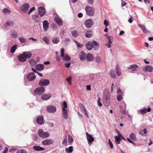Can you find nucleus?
I'll use <instances>...</instances> for the list:
<instances>
[{
	"label": "nucleus",
	"mask_w": 153,
	"mask_h": 153,
	"mask_svg": "<svg viewBox=\"0 0 153 153\" xmlns=\"http://www.w3.org/2000/svg\"><path fill=\"white\" fill-rule=\"evenodd\" d=\"M71 77H69L66 78V80L68 82L69 84L70 85H71Z\"/></svg>",
	"instance_id": "54"
},
{
	"label": "nucleus",
	"mask_w": 153,
	"mask_h": 153,
	"mask_svg": "<svg viewBox=\"0 0 153 153\" xmlns=\"http://www.w3.org/2000/svg\"><path fill=\"white\" fill-rule=\"evenodd\" d=\"M68 141L69 143L71 144L73 141V139L72 137L70 135H69L68 137Z\"/></svg>",
	"instance_id": "47"
},
{
	"label": "nucleus",
	"mask_w": 153,
	"mask_h": 153,
	"mask_svg": "<svg viewBox=\"0 0 153 153\" xmlns=\"http://www.w3.org/2000/svg\"><path fill=\"white\" fill-rule=\"evenodd\" d=\"M100 97H98V100H97V103H98V105L99 106L101 107L102 105V104L100 102Z\"/></svg>",
	"instance_id": "57"
},
{
	"label": "nucleus",
	"mask_w": 153,
	"mask_h": 153,
	"mask_svg": "<svg viewBox=\"0 0 153 153\" xmlns=\"http://www.w3.org/2000/svg\"><path fill=\"white\" fill-rule=\"evenodd\" d=\"M107 37L108 39V42L105 44V45L108 48H110L111 47V44L112 43L111 41L113 39V37L108 36H107Z\"/></svg>",
	"instance_id": "23"
},
{
	"label": "nucleus",
	"mask_w": 153,
	"mask_h": 153,
	"mask_svg": "<svg viewBox=\"0 0 153 153\" xmlns=\"http://www.w3.org/2000/svg\"><path fill=\"white\" fill-rule=\"evenodd\" d=\"M17 46V45H14V46H13L11 47V49H10V52L12 53H13L15 52V50L16 49Z\"/></svg>",
	"instance_id": "43"
},
{
	"label": "nucleus",
	"mask_w": 153,
	"mask_h": 153,
	"mask_svg": "<svg viewBox=\"0 0 153 153\" xmlns=\"http://www.w3.org/2000/svg\"><path fill=\"white\" fill-rule=\"evenodd\" d=\"M85 10L88 15L90 16H93L94 15V9L93 7L87 6L85 7Z\"/></svg>",
	"instance_id": "2"
},
{
	"label": "nucleus",
	"mask_w": 153,
	"mask_h": 153,
	"mask_svg": "<svg viewBox=\"0 0 153 153\" xmlns=\"http://www.w3.org/2000/svg\"><path fill=\"white\" fill-rule=\"evenodd\" d=\"M86 45L87 48L89 50H91L93 47V44L91 42H87L86 43Z\"/></svg>",
	"instance_id": "30"
},
{
	"label": "nucleus",
	"mask_w": 153,
	"mask_h": 153,
	"mask_svg": "<svg viewBox=\"0 0 153 153\" xmlns=\"http://www.w3.org/2000/svg\"><path fill=\"white\" fill-rule=\"evenodd\" d=\"M92 43L93 47L95 49H97L98 48L99 46L98 43L97 42L95 41H93Z\"/></svg>",
	"instance_id": "38"
},
{
	"label": "nucleus",
	"mask_w": 153,
	"mask_h": 153,
	"mask_svg": "<svg viewBox=\"0 0 153 153\" xmlns=\"http://www.w3.org/2000/svg\"><path fill=\"white\" fill-rule=\"evenodd\" d=\"M36 78V76L33 72L29 73L27 76V79L30 81H33Z\"/></svg>",
	"instance_id": "5"
},
{
	"label": "nucleus",
	"mask_w": 153,
	"mask_h": 153,
	"mask_svg": "<svg viewBox=\"0 0 153 153\" xmlns=\"http://www.w3.org/2000/svg\"><path fill=\"white\" fill-rule=\"evenodd\" d=\"M30 7L29 4L27 3L23 4L20 7V11L22 13H26Z\"/></svg>",
	"instance_id": "4"
},
{
	"label": "nucleus",
	"mask_w": 153,
	"mask_h": 153,
	"mask_svg": "<svg viewBox=\"0 0 153 153\" xmlns=\"http://www.w3.org/2000/svg\"><path fill=\"white\" fill-rule=\"evenodd\" d=\"M109 74L111 77L114 78L116 77V75L114 70L111 69L109 72Z\"/></svg>",
	"instance_id": "35"
},
{
	"label": "nucleus",
	"mask_w": 153,
	"mask_h": 153,
	"mask_svg": "<svg viewBox=\"0 0 153 153\" xmlns=\"http://www.w3.org/2000/svg\"><path fill=\"white\" fill-rule=\"evenodd\" d=\"M146 108H144L141 110H140L139 111L141 114L143 115L146 113Z\"/></svg>",
	"instance_id": "44"
},
{
	"label": "nucleus",
	"mask_w": 153,
	"mask_h": 153,
	"mask_svg": "<svg viewBox=\"0 0 153 153\" xmlns=\"http://www.w3.org/2000/svg\"><path fill=\"white\" fill-rule=\"evenodd\" d=\"M23 54L25 56L26 59H29L31 58L32 56V53L30 51H25L23 52Z\"/></svg>",
	"instance_id": "26"
},
{
	"label": "nucleus",
	"mask_w": 153,
	"mask_h": 153,
	"mask_svg": "<svg viewBox=\"0 0 153 153\" xmlns=\"http://www.w3.org/2000/svg\"><path fill=\"white\" fill-rule=\"evenodd\" d=\"M43 30L45 31L47 30L48 27L49 23L47 20H44L43 22Z\"/></svg>",
	"instance_id": "20"
},
{
	"label": "nucleus",
	"mask_w": 153,
	"mask_h": 153,
	"mask_svg": "<svg viewBox=\"0 0 153 153\" xmlns=\"http://www.w3.org/2000/svg\"><path fill=\"white\" fill-rule=\"evenodd\" d=\"M96 60L97 62H101V57L99 56H97L96 58Z\"/></svg>",
	"instance_id": "56"
},
{
	"label": "nucleus",
	"mask_w": 153,
	"mask_h": 153,
	"mask_svg": "<svg viewBox=\"0 0 153 153\" xmlns=\"http://www.w3.org/2000/svg\"><path fill=\"white\" fill-rule=\"evenodd\" d=\"M16 153H27V152L26 150L23 149H20L17 151L16 152Z\"/></svg>",
	"instance_id": "51"
},
{
	"label": "nucleus",
	"mask_w": 153,
	"mask_h": 153,
	"mask_svg": "<svg viewBox=\"0 0 153 153\" xmlns=\"http://www.w3.org/2000/svg\"><path fill=\"white\" fill-rule=\"evenodd\" d=\"M65 50L64 48H62L61 51V57H63V55H64V53Z\"/></svg>",
	"instance_id": "60"
},
{
	"label": "nucleus",
	"mask_w": 153,
	"mask_h": 153,
	"mask_svg": "<svg viewBox=\"0 0 153 153\" xmlns=\"http://www.w3.org/2000/svg\"><path fill=\"white\" fill-rule=\"evenodd\" d=\"M67 137L66 136H65V138L63 140L62 142V144H64L65 146H67Z\"/></svg>",
	"instance_id": "53"
},
{
	"label": "nucleus",
	"mask_w": 153,
	"mask_h": 153,
	"mask_svg": "<svg viewBox=\"0 0 153 153\" xmlns=\"http://www.w3.org/2000/svg\"><path fill=\"white\" fill-rule=\"evenodd\" d=\"M123 106H124V108H122V107L120 106V110L121 111V112L123 114H125L126 112V104L125 103L123 102Z\"/></svg>",
	"instance_id": "41"
},
{
	"label": "nucleus",
	"mask_w": 153,
	"mask_h": 153,
	"mask_svg": "<svg viewBox=\"0 0 153 153\" xmlns=\"http://www.w3.org/2000/svg\"><path fill=\"white\" fill-rule=\"evenodd\" d=\"M60 41L59 38V37H55L52 39V42L54 44L58 43Z\"/></svg>",
	"instance_id": "36"
},
{
	"label": "nucleus",
	"mask_w": 153,
	"mask_h": 153,
	"mask_svg": "<svg viewBox=\"0 0 153 153\" xmlns=\"http://www.w3.org/2000/svg\"><path fill=\"white\" fill-rule=\"evenodd\" d=\"M35 68L39 71L43 70L44 68V66L42 64H39L35 67Z\"/></svg>",
	"instance_id": "25"
},
{
	"label": "nucleus",
	"mask_w": 153,
	"mask_h": 153,
	"mask_svg": "<svg viewBox=\"0 0 153 153\" xmlns=\"http://www.w3.org/2000/svg\"><path fill=\"white\" fill-rule=\"evenodd\" d=\"M49 83V81L47 79H42L39 82V85L42 86H46L48 85Z\"/></svg>",
	"instance_id": "7"
},
{
	"label": "nucleus",
	"mask_w": 153,
	"mask_h": 153,
	"mask_svg": "<svg viewBox=\"0 0 153 153\" xmlns=\"http://www.w3.org/2000/svg\"><path fill=\"white\" fill-rule=\"evenodd\" d=\"M45 91V88L42 86L37 88L34 90L35 93L37 95H41Z\"/></svg>",
	"instance_id": "6"
},
{
	"label": "nucleus",
	"mask_w": 153,
	"mask_h": 153,
	"mask_svg": "<svg viewBox=\"0 0 153 153\" xmlns=\"http://www.w3.org/2000/svg\"><path fill=\"white\" fill-rule=\"evenodd\" d=\"M18 60L21 62H24L26 61L27 59L25 56L23 54V53L22 54H19L17 56Z\"/></svg>",
	"instance_id": "13"
},
{
	"label": "nucleus",
	"mask_w": 153,
	"mask_h": 153,
	"mask_svg": "<svg viewBox=\"0 0 153 153\" xmlns=\"http://www.w3.org/2000/svg\"><path fill=\"white\" fill-rule=\"evenodd\" d=\"M147 133V129L146 128H144L143 130L139 131V133L140 134L144 136H146V135L145 134Z\"/></svg>",
	"instance_id": "32"
},
{
	"label": "nucleus",
	"mask_w": 153,
	"mask_h": 153,
	"mask_svg": "<svg viewBox=\"0 0 153 153\" xmlns=\"http://www.w3.org/2000/svg\"><path fill=\"white\" fill-rule=\"evenodd\" d=\"M108 144L109 145L111 149H112L113 148L112 143L110 139H109L108 140Z\"/></svg>",
	"instance_id": "55"
},
{
	"label": "nucleus",
	"mask_w": 153,
	"mask_h": 153,
	"mask_svg": "<svg viewBox=\"0 0 153 153\" xmlns=\"http://www.w3.org/2000/svg\"><path fill=\"white\" fill-rule=\"evenodd\" d=\"M104 25L106 27L109 25V23L108 21L106 19L105 20L104 22Z\"/></svg>",
	"instance_id": "61"
},
{
	"label": "nucleus",
	"mask_w": 153,
	"mask_h": 153,
	"mask_svg": "<svg viewBox=\"0 0 153 153\" xmlns=\"http://www.w3.org/2000/svg\"><path fill=\"white\" fill-rule=\"evenodd\" d=\"M87 60L88 61H91L93 59V57L92 54L88 53L86 56Z\"/></svg>",
	"instance_id": "33"
},
{
	"label": "nucleus",
	"mask_w": 153,
	"mask_h": 153,
	"mask_svg": "<svg viewBox=\"0 0 153 153\" xmlns=\"http://www.w3.org/2000/svg\"><path fill=\"white\" fill-rule=\"evenodd\" d=\"M43 40L47 44L49 43V41L48 38L46 36H45L43 38Z\"/></svg>",
	"instance_id": "48"
},
{
	"label": "nucleus",
	"mask_w": 153,
	"mask_h": 153,
	"mask_svg": "<svg viewBox=\"0 0 153 153\" xmlns=\"http://www.w3.org/2000/svg\"><path fill=\"white\" fill-rule=\"evenodd\" d=\"M74 42L76 44L78 48H80L82 47L83 45L80 44L77 41L74 40Z\"/></svg>",
	"instance_id": "49"
},
{
	"label": "nucleus",
	"mask_w": 153,
	"mask_h": 153,
	"mask_svg": "<svg viewBox=\"0 0 153 153\" xmlns=\"http://www.w3.org/2000/svg\"><path fill=\"white\" fill-rule=\"evenodd\" d=\"M35 7H33L32 8L30 9L28 12V14L29 15L32 12L35 10Z\"/></svg>",
	"instance_id": "58"
},
{
	"label": "nucleus",
	"mask_w": 153,
	"mask_h": 153,
	"mask_svg": "<svg viewBox=\"0 0 153 153\" xmlns=\"http://www.w3.org/2000/svg\"><path fill=\"white\" fill-rule=\"evenodd\" d=\"M38 15L37 13L33 15L32 16V19L36 22H39V20L38 18Z\"/></svg>",
	"instance_id": "27"
},
{
	"label": "nucleus",
	"mask_w": 153,
	"mask_h": 153,
	"mask_svg": "<svg viewBox=\"0 0 153 153\" xmlns=\"http://www.w3.org/2000/svg\"><path fill=\"white\" fill-rule=\"evenodd\" d=\"M51 97V94H45L41 96V99L43 100H47L49 99Z\"/></svg>",
	"instance_id": "22"
},
{
	"label": "nucleus",
	"mask_w": 153,
	"mask_h": 153,
	"mask_svg": "<svg viewBox=\"0 0 153 153\" xmlns=\"http://www.w3.org/2000/svg\"><path fill=\"white\" fill-rule=\"evenodd\" d=\"M62 57V59L63 60L68 62L71 59L70 56L66 54H64L63 55V57Z\"/></svg>",
	"instance_id": "31"
},
{
	"label": "nucleus",
	"mask_w": 153,
	"mask_h": 153,
	"mask_svg": "<svg viewBox=\"0 0 153 153\" xmlns=\"http://www.w3.org/2000/svg\"><path fill=\"white\" fill-rule=\"evenodd\" d=\"M54 20L56 23L59 26L63 25V22L62 20L57 16L54 18Z\"/></svg>",
	"instance_id": "15"
},
{
	"label": "nucleus",
	"mask_w": 153,
	"mask_h": 153,
	"mask_svg": "<svg viewBox=\"0 0 153 153\" xmlns=\"http://www.w3.org/2000/svg\"><path fill=\"white\" fill-rule=\"evenodd\" d=\"M86 134L88 143L89 145H90L91 143L94 141V139L91 135L89 134L87 132L86 133Z\"/></svg>",
	"instance_id": "9"
},
{
	"label": "nucleus",
	"mask_w": 153,
	"mask_h": 153,
	"mask_svg": "<svg viewBox=\"0 0 153 153\" xmlns=\"http://www.w3.org/2000/svg\"><path fill=\"white\" fill-rule=\"evenodd\" d=\"M93 24V23L91 19H87L85 22V25L87 28H91Z\"/></svg>",
	"instance_id": "10"
},
{
	"label": "nucleus",
	"mask_w": 153,
	"mask_h": 153,
	"mask_svg": "<svg viewBox=\"0 0 153 153\" xmlns=\"http://www.w3.org/2000/svg\"><path fill=\"white\" fill-rule=\"evenodd\" d=\"M102 100L104 105L106 106H108L110 102V94L108 93H104L103 95Z\"/></svg>",
	"instance_id": "1"
},
{
	"label": "nucleus",
	"mask_w": 153,
	"mask_h": 153,
	"mask_svg": "<svg viewBox=\"0 0 153 153\" xmlns=\"http://www.w3.org/2000/svg\"><path fill=\"white\" fill-rule=\"evenodd\" d=\"M93 35V32L91 31H88L85 33V36L86 38H91Z\"/></svg>",
	"instance_id": "29"
},
{
	"label": "nucleus",
	"mask_w": 153,
	"mask_h": 153,
	"mask_svg": "<svg viewBox=\"0 0 153 153\" xmlns=\"http://www.w3.org/2000/svg\"><path fill=\"white\" fill-rule=\"evenodd\" d=\"M116 71L117 75L120 76L121 74V72L119 67L118 66L116 67Z\"/></svg>",
	"instance_id": "45"
},
{
	"label": "nucleus",
	"mask_w": 153,
	"mask_h": 153,
	"mask_svg": "<svg viewBox=\"0 0 153 153\" xmlns=\"http://www.w3.org/2000/svg\"><path fill=\"white\" fill-rule=\"evenodd\" d=\"M38 13L41 16H43L45 13V10L44 7H40L38 9Z\"/></svg>",
	"instance_id": "17"
},
{
	"label": "nucleus",
	"mask_w": 153,
	"mask_h": 153,
	"mask_svg": "<svg viewBox=\"0 0 153 153\" xmlns=\"http://www.w3.org/2000/svg\"><path fill=\"white\" fill-rule=\"evenodd\" d=\"M70 41V39L68 38H65L64 41V42L65 44H67Z\"/></svg>",
	"instance_id": "59"
},
{
	"label": "nucleus",
	"mask_w": 153,
	"mask_h": 153,
	"mask_svg": "<svg viewBox=\"0 0 153 153\" xmlns=\"http://www.w3.org/2000/svg\"><path fill=\"white\" fill-rule=\"evenodd\" d=\"M122 136H115L114 137L115 138V141L117 144H119L120 143V141L121 140L120 137Z\"/></svg>",
	"instance_id": "39"
},
{
	"label": "nucleus",
	"mask_w": 153,
	"mask_h": 153,
	"mask_svg": "<svg viewBox=\"0 0 153 153\" xmlns=\"http://www.w3.org/2000/svg\"><path fill=\"white\" fill-rule=\"evenodd\" d=\"M79 56L81 60H84L86 59L87 55L84 51H82L79 54Z\"/></svg>",
	"instance_id": "16"
},
{
	"label": "nucleus",
	"mask_w": 153,
	"mask_h": 153,
	"mask_svg": "<svg viewBox=\"0 0 153 153\" xmlns=\"http://www.w3.org/2000/svg\"><path fill=\"white\" fill-rule=\"evenodd\" d=\"M134 68V65H131V66H130L128 68V69H131L132 68V69L131 70V72H133V71H134V69H133Z\"/></svg>",
	"instance_id": "64"
},
{
	"label": "nucleus",
	"mask_w": 153,
	"mask_h": 153,
	"mask_svg": "<svg viewBox=\"0 0 153 153\" xmlns=\"http://www.w3.org/2000/svg\"><path fill=\"white\" fill-rule=\"evenodd\" d=\"M139 27L141 29L143 33L145 34H149L150 32L148 30L146 27L143 24H139L138 25Z\"/></svg>",
	"instance_id": "8"
},
{
	"label": "nucleus",
	"mask_w": 153,
	"mask_h": 153,
	"mask_svg": "<svg viewBox=\"0 0 153 153\" xmlns=\"http://www.w3.org/2000/svg\"><path fill=\"white\" fill-rule=\"evenodd\" d=\"M94 0H87V2L89 4H93L94 3Z\"/></svg>",
	"instance_id": "63"
},
{
	"label": "nucleus",
	"mask_w": 153,
	"mask_h": 153,
	"mask_svg": "<svg viewBox=\"0 0 153 153\" xmlns=\"http://www.w3.org/2000/svg\"><path fill=\"white\" fill-rule=\"evenodd\" d=\"M143 70L145 72H149L152 73L153 71V67L151 65H147L143 68Z\"/></svg>",
	"instance_id": "12"
},
{
	"label": "nucleus",
	"mask_w": 153,
	"mask_h": 153,
	"mask_svg": "<svg viewBox=\"0 0 153 153\" xmlns=\"http://www.w3.org/2000/svg\"><path fill=\"white\" fill-rule=\"evenodd\" d=\"M33 149L37 151L45 150L44 148L39 146H34L33 147Z\"/></svg>",
	"instance_id": "28"
},
{
	"label": "nucleus",
	"mask_w": 153,
	"mask_h": 153,
	"mask_svg": "<svg viewBox=\"0 0 153 153\" xmlns=\"http://www.w3.org/2000/svg\"><path fill=\"white\" fill-rule=\"evenodd\" d=\"M38 134L40 137L43 138L48 137L50 136V134L48 132H45L42 129L39 130Z\"/></svg>",
	"instance_id": "3"
},
{
	"label": "nucleus",
	"mask_w": 153,
	"mask_h": 153,
	"mask_svg": "<svg viewBox=\"0 0 153 153\" xmlns=\"http://www.w3.org/2000/svg\"><path fill=\"white\" fill-rule=\"evenodd\" d=\"M72 36L75 38L78 35V33L77 31L73 30L72 31Z\"/></svg>",
	"instance_id": "42"
},
{
	"label": "nucleus",
	"mask_w": 153,
	"mask_h": 153,
	"mask_svg": "<svg viewBox=\"0 0 153 153\" xmlns=\"http://www.w3.org/2000/svg\"><path fill=\"white\" fill-rule=\"evenodd\" d=\"M117 93V99L118 101H120L122 98V96L123 95V94L120 88L118 89Z\"/></svg>",
	"instance_id": "14"
},
{
	"label": "nucleus",
	"mask_w": 153,
	"mask_h": 153,
	"mask_svg": "<svg viewBox=\"0 0 153 153\" xmlns=\"http://www.w3.org/2000/svg\"><path fill=\"white\" fill-rule=\"evenodd\" d=\"M62 114L64 118L65 119L68 118V111L67 109L63 108L62 110Z\"/></svg>",
	"instance_id": "24"
},
{
	"label": "nucleus",
	"mask_w": 153,
	"mask_h": 153,
	"mask_svg": "<svg viewBox=\"0 0 153 153\" xmlns=\"http://www.w3.org/2000/svg\"><path fill=\"white\" fill-rule=\"evenodd\" d=\"M36 121L38 123L39 125L43 124L44 121L43 120V117L42 116H39L37 118Z\"/></svg>",
	"instance_id": "18"
},
{
	"label": "nucleus",
	"mask_w": 153,
	"mask_h": 153,
	"mask_svg": "<svg viewBox=\"0 0 153 153\" xmlns=\"http://www.w3.org/2000/svg\"><path fill=\"white\" fill-rule=\"evenodd\" d=\"M18 39L22 43H25L26 42L27 39L25 38L19 37L18 38Z\"/></svg>",
	"instance_id": "37"
},
{
	"label": "nucleus",
	"mask_w": 153,
	"mask_h": 153,
	"mask_svg": "<svg viewBox=\"0 0 153 153\" xmlns=\"http://www.w3.org/2000/svg\"><path fill=\"white\" fill-rule=\"evenodd\" d=\"M67 107V105L66 101H64L63 102V104L62 106V109L63 108L66 109Z\"/></svg>",
	"instance_id": "50"
},
{
	"label": "nucleus",
	"mask_w": 153,
	"mask_h": 153,
	"mask_svg": "<svg viewBox=\"0 0 153 153\" xmlns=\"http://www.w3.org/2000/svg\"><path fill=\"white\" fill-rule=\"evenodd\" d=\"M47 111L50 113H54L56 111V108L53 105H50L47 107Z\"/></svg>",
	"instance_id": "11"
},
{
	"label": "nucleus",
	"mask_w": 153,
	"mask_h": 153,
	"mask_svg": "<svg viewBox=\"0 0 153 153\" xmlns=\"http://www.w3.org/2000/svg\"><path fill=\"white\" fill-rule=\"evenodd\" d=\"M73 151V147L72 146H70L68 148L65 149V151L67 153H70Z\"/></svg>",
	"instance_id": "34"
},
{
	"label": "nucleus",
	"mask_w": 153,
	"mask_h": 153,
	"mask_svg": "<svg viewBox=\"0 0 153 153\" xmlns=\"http://www.w3.org/2000/svg\"><path fill=\"white\" fill-rule=\"evenodd\" d=\"M6 25L7 26H13L14 25V22L11 20L7 21L6 23Z\"/></svg>",
	"instance_id": "40"
},
{
	"label": "nucleus",
	"mask_w": 153,
	"mask_h": 153,
	"mask_svg": "<svg viewBox=\"0 0 153 153\" xmlns=\"http://www.w3.org/2000/svg\"><path fill=\"white\" fill-rule=\"evenodd\" d=\"M79 106L81 110L83 113L85 114V115L87 117H89L85 109V108L84 107V106L82 104L80 103L79 104Z\"/></svg>",
	"instance_id": "21"
},
{
	"label": "nucleus",
	"mask_w": 153,
	"mask_h": 153,
	"mask_svg": "<svg viewBox=\"0 0 153 153\" xmlns=\"http://www.w3.org/2000/svg\"><path fill=\"white\" fill-rule=\"evenodd\" d=\"M3 12L4 13L6 14V13H9L10 12V11L7 9L5 8L3 10Z\"/></svg>",
	"instance_id": "52"
},
{
	"label": "nucleus",
	"mask_w": 153,
	"mask_h": 153,
	"mask_svg": "<svg viewBox=\"0 0 153 153\" xmlns=\"http://www.w3.org/2000/svg\"><path fill=\"white\" fill-rule=\"evenodd\" d=\"M12 36L13 38H16L18 36V34L15 31H13L11 33Z\"/></svg>",
	"instance_id": "46"
},
{
	"label": "nucleus",
	"mask_w": 153,
	"mask_h": 153,
	"mask_svg": "<svg viewBox=\"0 0 153 153\" xmlns=\"http://www.w3.org/2000/svg\"><path fill=\"white\" fill-rule=\"evenodd\" d=\"M116 132L118 134V135L117 136H121L122 137V135L120 134V132L119 130L117 129H116L115 130Z\"/></svg>",
	"instance_id": "62"
},
{
	"label": "nucleus",
	"mask_w": 153,
	"mask_h": 153,
	"mask_svg": "<svg viewBox=\"0 0 153 153\" xmlns=\"http://www.w3.org/2000/svg\"><path fill=\"white\" fill-rule=\"evenodd\" d=\"M53 143V141L52 140L48 139L43 141L42 143L44 145H47L52 144Z\"/></svg>",
	"instance_id": "19"
}]
</instances>
